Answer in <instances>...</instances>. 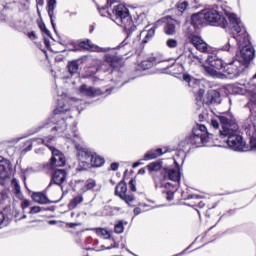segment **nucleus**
<instances>
[{"mask_svg": "<svg viewBox=\"0 0 256 256\" xmlns=\"http://www.w3.org/2000/svg\"><path fill=\"white\" fill-rule=\"evenodd\" d=\"M146 169L149 175H152V179L155 183V187H167L170 185L167 181H173V183H179L181 181V167L174 160L173 165L163 166V161L157 160L150 162Z\"/></svg>", "mask_w": 256, "mask_h": 256, "instance_id": "obj_1", "label": "nucleus"}, {"mask_svg": "<svg viewBox=\"0 0 256 256\" xmlns=\"http://www.w3.org/2000/svg\"><path fill=\"white\" fill-rule=\"evenodd\" d=\"M222 129L219 130L220 137H227L226 143L233 151L247 152L249 146L243 141V136L239 135V125L235 120L227 116H218Z\"/></svg>", "mask_w": 256, "mask_h": 256, "instance_id": "obj_2", "label": "nucleus"}, {"mask_svg": "<svg viewBox=\"0 0 256 256\" xmlns=\"http://www.w3.org/2000/svg\"><path fill=\"white\" fill-rule=\"evenodd\" d=\"M108 15L112 21H115L117 25L124 28V33L126 34V38L120 43L118 46L119 49L121 47H125L129 42L127 39L135 33L137 27L133 24V18H131V14L129 13V8L123 4H119L114 6L112 9V13L108 12Z\"/></svg>", "mask_w": 256, "mask_h": 256, "instance_id": "obj_3", "label": "nucleus"}, {"mask_svg": "<svg viewBox=\"0 0 256 256\" xmlns=\"http://www.w3.org/2000/svg\"><path fill=\"white\" fill-rule=\"evenodd\" d=\"M50 151L52 155L48 162L42 164V171L49 172L55 169H60V167H65V165H67V158L65 157V154L61 152V150L55 147H50Z\"/></svg>", "mask_w": 256, "mask_h": 256, "instance_id": "obj_4", "label": "nucleus"}, {"mask_svg": "<svg viewBox=\"0 0 256 256\" xmlns=\"http://www.w3.org/2000/svg\"><path fill=\"white\" fill-rule=\"evenodd\" d=\"M105 54L103 57L104 63L109 65L110 73H113L114 71H119V69H122V67H125V58L118 54L117 50L115 48H106L104 49Z\"/></svg>", "mask_w": 256, "mask_h": 256, "instance_id": "obj_5", "label": "nucleus"}, {"mask_svg": "<svg viewBox=\"0 0 256 256\" xmlns=\"http://www.w3.org/2000/svg\"><path fill=\"white\" fill-rule=\"evenodd\" d=\"M228 19L233 25L232 33L237 43H247V41H249V33H247V30L241 24V20L237 17L235 13L229 14Z\"/></svg>", "mask_w": 256, "mask_h": 256, "instance_id": "obj_6", "label": "nucleus"}, {"mask_svg": "<svg viewBox=\"0 0 256 256\" xmlns=\"http://www.w3.org/2000/svg\"><path fill=\"white\" fill-rule=\"evenodd\" d=\"M204 18L206 23H209V25H212L213 27H222V29H227V26L229 25L227 18L215 9H205Z\"/></svg>", "mask_w": 256, "mask_h": 256, "instance_id": "obj_7", "label": "nucleus"}, {"mask_svg": "<svg viewBox=\"0 0 256 256\" xmlns=\"http://www.w3.org/2000/svg\"><path fill=\"white\" fill-rule=\"evenodd\" d=\"M127 173H129V170H125L122 180L116 185L115 195L122 201H125L127 205H131V203L135 201V195L127 191V183L125 182V179H127Z\"/></svg>", "mask_w": 256, "mask_h": 256, "instance_id": "obj_8", "label": "nucleus"}, {"mask_svg": "<svg viewBox=\"0 0 256 256\" xmlns=\"http://www.w3.org/2000/svg\"><path fill=\"white\" fill-rule=\"evenodd\" d=\"M207 63L210 65L209 67H206V71L209 73V75H217L219 71L223 73L225 69V62L223 59L218 58L217 55H209L207 58Z\"/></svg>", "mask_w": 256, "mask_h": 256, "instance_id": "obj_9", "label": "nucleus"}, {"mask_svg": "<svg viewBox=\"0 0 256 256\" xmlns=\"http://www.w3.org/2000/svg\"><path fill=\"white\" fill-rule=\"evenodd\" d=\"M243 72V64L239 60H232L231 62L225 63L224 70L229 79H236Z\"/></svg>", "mask_w": 256, "mask_h": 256, "instance_id": "obj_10", "label": "nucleus"}, {"mask_svg": "<svg viewBox=\"0 0 256 256\" xmlns=\"http://www.w3.org/2000/svg\"><path fill=\"white\" fill-rule=\"evenodd\" d=\"M45 173H47V175H51L49 187H51V185H58L61 187L62 184L67 181V170L65 169L56 168Z\"/></svg>", "mask_w": 256, "mask_h": 256, "instance_id": "obj_11", "label": "nucleus"}, {"mask_svg": "<svg viewBox=\"0 0 256 256\" xmlns=\"http://www.w3.org/2000/svg\"><path fill=\"white\" fill-rule=\"evenodd\" d=\"M239 47H242L240 51V55L245 63H251L253 59H255V48L251 45V40L249 39L248 34V41L244 43L237 42Z\"/></svg>", "mask_w": 256, "mask_h": 256, "instance_id": "obj_12", "label": "nucleus"}, {"mask_svg": "<svg viewBox=\"0 0 256 256\" xmlns=\"http://www.w3.org/2000/svg\"><path fill=\"white\" fill-rule=\"evenodd\" d=\"M188 41L200 53H209V44H207V42H205L201 36L197 34H190L188 36Z\"/></svg>", "mask_w": 256, "mask_h": 256, "instance_id": "obj_13", "label": "nucleus"}, {"mask_svg": "<svg viewBox=\"0 0 256 256\" xmlns=\"http://www.w3.org/2000/svg\"><path fill=\"white\" fill-rule=\"evenodd\" d=\"M178 59H180L182 65L186 67H193L195 65H201L203 63V60L199 56L195 55L192 51H190L189 53H182L178 57Z\"/></svg>", "mask_w": 256, "mask_h": 256, "instance_id": "obj_14", "label": "nucleus"}, {"mask_svg": "<svg viewBox=\"0 0 256 256\" xmlns=\"http://www.w3.org/2000/svg\"><path fill=\"white\" fill-rule=\"evenodd\" d=\"M76 151H77V157L80 161L81 170L87 171V169H85V163H90L93 157V153H91L89 149L84 148L81 145H76Z\"/></svg>", "mask_w": 256, "mask_h": 256, "instance_id": "obj_15", "label": "nucleus"}, {"mask_svg": "<svg viewBox=\"0 0 256 256\" xmlns=\"http://www.w3.org/2000/svg\"><path fill=\"white\" fill-rule=\"evenodd\" d=\"M209 141L206 138V136H201L200 134H196L194 131H192V135L188 136L185 139V142L187 145H191L192 147H205Z\"/></svg>", "mask_w": 256, "mask_h": 256, "instance_id": "obj_16", "label": "nucleus"}, {"mask_svg": "<svg viewBox=\"0 0 256 256\" xmlns=\"http://www.w3.org/2000/svg\"><path fill=\"white\" fill-rule=\"evenodd\" d=\"M167 21V17H163L153 24V27L146 31L144 38L141 41V45H147L151 39L155 37V32L159 29L160 25H163Z\"/></svg>", "mask_w": 256, "mask_h": 256, "instance_id": "obj_17", "label": "nucleus"}, {"mask_svg": "<svg viewBox=\"0 0 256 256\" xmlns=\"http://www.w3.org/2000/svg\"><path fill=\"white\" fill-rule=\"evenodd\" d=\"M76 187L79 189L80 193H87V191H93L97 187V181L92 178L88 180H77Z\"/></svg>", "mask_w": 256, "mask_h": 256, "instance_id": "obj_18", "label": "nucleus"}, {"mask_svg": "<svg viewBox=\"0 0 256 256\" xmlns=\"http://www.w3.org/2000/svg\"><path fill=\"white\" fill-rule=\"evenodd\" d=\"M215 103H221V93L217 90H209L204 100L205 105H213Z\"/></svg>", "mask_w": 256, "mask_h": 256, "instance_id": "obj_19", "label": "nucleus"}, {"mask_svg": "<svg viewBox=\"0 0 256 256\" xmlns=\"http://www.w3.org/2000/svg\"><path fill=\"white\" fill-rule=\"evenodd\" d=\"M80 93H84L86 97H99L103 95V91L99 88L87 87L85 84L80 86Z\"/></svg>", "mask_w": 256, "mask_h": 256, "instance_id": "obj_20", "label": "nucleus"}, {"mask_svg": "<svg viewBox=\"0 0 256 256\" xmlns=\"http://www.w3.org/2000/svg\"><path fill=\"white\" fill-rule=\"evenodd\" d=\"M161 155H165L162 148L151 149L144 154L142 161H153L161 157Z\"/></svg>", "mask_w": 256, "mask_h": 256, "instance_id": "obj_21", "label": "nucleus"}, {"mask_svg": "<svg viewBox=\"0 0 256 256\" xmlns=\"http://www.w3.org/2000/svg\"><path fill=\"white\" fill-rule=\"evenodd\" d=\"M105 165V158L97 155L92 154V158L90 160V163H85V169H91V167L97 168V167H103Z\"/></svg>", "mask_w": 256, "mask_h": 256, "instance_id": "obj_22", "label": "nucleus"}, {"mask_svg": "<svg viewBox=\"0 0 256 256\" xmlns=\"http://www.w3.org/2000/svg\"><path fill=\"white\" fill-rule=\"evenodd\" d=\"M9 195H11L10 189H3L0 192V205H5L3 206L4 211H6L8 207H11V197H9Z\"/></svg>", "mask_w": 256, "mask_h": 256, "instance_id": "obj_23", "label": "nucleus"}, {"mask_svg": "<svg viewBox=\"0 0 256 256\" xmlns=\"http://www.w3.org/2000/svg\"><path fill=\"white\" fill-rule=\"evenodd\" d=\"M205 12H199L197 14H193L191 16V25L197 29V27H201V25H205Z\"/></svg>", "mask_w": 256, "mask_h": 256, "instance_id": "obj_24", "label": "nucleus"}, {"mask_svg": "<svg viewBox=\"0 0 256 256\" xmlns=\"http://www.w3.org/2000/svg\"><path fill=\"white\" fill-rule=\"evenodd\" d=\"M67 111H71V107L67 106L65 103V99L58 100V105L53 111V116L56 117V115H65Z\"/></svg>", "mask_w": 256, "mask_h": 256, "instance_id": "obj_25", "label": "nucleus"}, {"mask_svg": "<svg viewBox=\"0 0 256 256\" xmlns=\"http://www.w3.org/2000/svg\"><path fill=\"white\" fill-rule=\"evenodd\" d=\"M157 63V58L154 56H150L146 58L145 60L141 61V63L138 65L139 71H147L148 69H151L153 65Z\"/></svg>", "mask_w": 256, "mask_h": 256, "instance_id": "obj_26", "label": "nucleus"}, {"mask_svg": "<svg viewBox=\"0 0 256 256\" xmlns=\"http://www.w3.org/2000/svg\"><path fill=\"white\" fill-rule=\"evenodd\" d=\"M31 198L32 201L39 203V205H47L49 203V198L43 192H33Z\"/></svg>", "mask_w": 256, "mask_h": 256, "instance_id": "obj_27", "label": "nucleus"}, {"mask_svg": "<svg viewBox=\"0 0 256 256\" xmlns=\"http://www.w3.org/2000/svg\"><path fill=\"white\" fill-rule=\"evenodd\" d=\"M47 2V12L50 17L51 25L55 28V22L53 21V15L55 14V7H57V0H46Z\"/></svg>", "mask_w": 256, "mask_h": 256, "instance_id": "obj_28", "label": "nucleus"}, {"mask_svg": "<svg viewBox=\"0 0 256 256\" xmlns=\"http://www.w3.org/2000/svg\"><path fill=\"white\" fill-rule=\"evenodd\" d=\"M196 135H200L202 137H206L208 141H211L213 139V134H209L207 131V127L203 124L198 125L196 128L192 130Z\"/></svg>", "mask_w": 256, "mask_h": 256, "instance_id": "obj_29", "label": "nucleus"}, {"mask_svg": "<svg viewBox=\"0 0 256 256\" xmlns=\"http://www.w3.org/2000/svg\"><path fill=\"white\" fill-rule=\"evenodd\" d=\"M37 13H38V17L39 19L36 21L40 31H42V33H44V35H51V32L49 31V29H47V26L45 25V22H43V17L41 16V10L38 8L37 9Z\"/></svg>", "mask_w": 256, "mask_h": 256, "instance_id": "obj_30", "label": "nucleus"}, {"mask_svg": "<svg viewBox=\"0 0 256 256\" xmlns=\"http://www.w3.org/2000/svg\"><path fill=\"white\" fill-rule=\"evenodd\" d=\"M182 80L185 81V83H187L192 88H194L196 85H199V83H201L199 79L191 76L188 73H185L182 75Z\"/></svg>", "mask_w": 256, "mask_h": 256, "instance_id": "obj_31", "label": "nucleus"}, {"mask_svg": "<svg viewBox=\"0 0 256 256\" xmlns=\"http://www.w3.org/2000/svg\"><path fill=\"white\" fill-rule=\"evenodd\" d=\"M55 137L53 136H47L45 138H32V141H39V143H42V145H45V147H47L49 149V151H51V147H55V146H51V143L54 141Z\"/></svg>", "mask_w": 256, "mask_h": 256, "instance_id": "obj_32", "label": "nucleus"}, {"mask_svg": "<svg viewBox=\"0 0 256 256\" xmlns=\"http://www.w3.org/2000/svg\"><path fill=\"white\" fill-rule=\"evenodd\" d=\"M10 169L11 161L2 157V160L0 161V177H2L1 175L7 173V171H9Z\"/></svg>", "mask_w": 256, "mask_h": 256, "instance_id": "obj_33", "label": "nucleus"}, {"mask_svg": "<svg viewBox=\"0 0 256 256\" xmlns=\"http://www.w3.org/2000/svg\"><path fill=\"white\" fill-rule=\"evenodd\" d=\"M68 73L75 75L79 71V60H72L67 65Z\"/></svg>", "mask_w": 256, "mask_h": 256, "instance_id": "obj_34", "label": "nucleus"}, {"mask_svg": "<svg viewBox=\"0 0 256 256\" xmlns=\"http://www.w3.org/2000/svg\"><path fill=\"white\" fill-rule=\"evenodd\" d=\"M95 233L103 239H111V232L107 228H95Z\"/></svg>", "mask_w": 256, "mask_h": 256, "instance_id": "obj_35", "label": "nucleus"}, {"mask_svg": "<svg viewBox=\"0 0 256 256\" xmlns=\"http://www.w3.org/2000/svg\"><path fill=\"white\" fill-rule=\"evenodd\" d=\"M83 201V195H77L72 200H70L68 207L69 209H75L77 208V205H80V203Z\"/></svg>", "mask_w": 256, "mask_h": 256, "instance_id": "obj_36", "label": "nucleus"}, {"mask_svg": "<svg viewBox=\"0 0 256 256\" xmlns=\"http://www.w3.org/2000/svg\"><path fill=\"white\" fill-rule=\"evenodd\" d=\"M78 47L80 49H83L84 51H91L93 49V44H91V40H82L78 42Z\"/></svg>", "mask_w": 256, "mask_h": 256, "instance_id": "obj_37", "label": "nucleus"}, {"mask_svg": "<svg viewBox=\"0 0 256 256\" xmlns=\"http://www.w3.org/2000/svg\"><path fill=\"white\" fill-rule=\"evenodd\" d=\"M114 3H117V0H107L106 5L103 7H98V11L99 13H101L102 15H104L103 13H109V11L107 9H109V7H112L114 5Z\"/></svg>", "mask_w": 256, "mask_h": 256, "instance_id": "obj_38", "label": "nucleus"}, {"mask_svg": "<svg viewBox=\"0 0 256 256\" xmlns=\"http://www.w3.org/2000/svg\"><path fill=\"white\" fill-rule=\"evenodd\" d=\"M164 33L166 35H175L176 30H175V24L173 23H166V25L164 26Z\"/></svg>", "mask_w": 256, "mask_h": 256, "instance_id": "obj_39", "label": "nucleus"}, {"mask_svg": "<svg viewBox=\"0 0 256 256\" xmlns=\"http://www.w3.org/2000/svg\"><path fill=\"white\" fill-rule=\"evenodd\" d=\"M205 95V89L200 88L196 93H195V97H196V101L197 103H203L205 104V99H203Z\"/></svg>", "mask_w": 256, "mask_h": 256, "instance_id": "obj_40", "label": "nucleus"}, {"mask_svg": "<svg viewBox=\"0 0 256 256\" xmlns=\"http://www.w3.org/2000/svg\"><path fill=\"white\" fill-rule=\"evenodd\" d=\"M176 7L180 13H185V11L187 10V7H189V2L187 1L178 2L176 4Z\"/></svg>", "mask_w": 256, "mask_h": 256, "instance_id": "obj_41", "label": "nucleus"}, {"mask_svg": "<svg viewBox=\"0 0 256 256\" xmlns=\"http://www.w3.org/2000/svg\"><path fill=\"white\" fill-rule=\"evenodd\" d=\"M125 231V226L123 225V221H119L117 224L114 226V232L120 235Z\"/></svg>", "mask_w": 256, "mask_h": 256, "instance_id": "obj_42", "label": "nucleus"}, {"mask_svg": "<svg viewBox=\"0 0 256 256\" xmlns=\"http://www.w3.org/2000/svg\"><path fill=\"white\" fill-rule=\"evenodd\" d=\"M129 185V193H135L137 191V180L135 178L130 179L128 182Z\"/></svg>", "mask_w": 256, "mask_h": 256, "instance_id": "obj_43", "label": "nucleus"}, {"mask_svg": "<svg viewBox=\"0 0 256 256\" xmlns=\"http://www.w3.org/2000/svg\"><path fill=\"white\" fill-rule=\"evenodd\" d=\"M177 45H179V42H178L176 39L169 38V39L166 41V46H167L169 49H175V48H177Z\"/></svg>", "mask_w": 256, "mask_h": 256, "instance_id": "obj_44", "label": "nucleus"}, {"mask_svg": "<svg viewBox=\"0 0 256 256\" xmlns=\"http://www.w3.org/2000/svg\"><path fill=\"white\" fill-rule=\"evenodd\" d=\"M33 143H35V141H33V138L25 142V148H24L25 153H28V151H31L33 149Z\"/></svg>", "mask_w": 256, "mask_h": 256, "instance_id": "obj_45", "label": "nucleus"}, {"mask_svg": "<svg viewBox=\"0 0 256 256\" xmlns=\"http://www.w3.org/2000/svg\"><path fill=\"white\" fill-rule=\"evenodd\" d=\"M187 199H193L194 201H192L190 205V207H198V204H197V199H201V197L199 196H188Z\"/></svg>", "mask_w": 256, "mask_h": 256, "instance_id": "obj_46", "label": "nucleus"}, {"mask_svg": "<svg viewBox=\"0 0 256 256\" xmlns=\"http://www.w3.org/2000/svg\"><path fill=\"white\" fill-rule=\"evenodd\" d=\"M205 215L206 217H217V214H215V207H212L206 210Z\"/></svg>", "mask_w": 256, "mask_h": 256, "instance_id": "obj_47", "label": "nucleus"}, {"mask_svg": "<svg viewBox=\"0 0 256 256\" xmlns=\"http://www.w3.org/2000/svg\"><path fill=\"white\" fill-rule=\"evenodd\" d=\"M29 213H30V215H35L37 213H41V207L33 206V207H31Z\"/></svg>", "mask_w": 256, "mask_h": 256, "instance_id": "obj_48", "label": "nucleus"}, {"mask_svg": "<svg viewBox=\"0 0 256 256\" xmlns=\"http://www.w3.org/2000/svg\"><path fill=\"white\" fill-rule=\"evenodd\" d=\"M27 37H28L31 41L37 40V34H35V31L28 32V33H27Z\"/></svg>", "mask_w": 256, "mask_h": 256, "instance_id": "obj_49", "label": "nucleus"}, {"mask_svg": "<svg viewBox=\"0 0 256 256\" xmlns=\"http://www.w3.org/2000/svg\"><path fill=\"white\" fill-rule=\"evenodd\" d=\"M197 205L196 207H198V209H205L206 207V203L205 201L201 200V199H197Z\"/></svg>", "mask_w": 256, "mask_h": 256, "instance_id": "obj_50", "label": "nucleus"}, {"mask_svg": "<svg viewBox=\"0 0 256 256\" xmlns=\"http://www.w3.org/2000/svg\"><path fill=\"white\" fill-rule=\"evenodd\" d=\"M174 197H175V192L168 191V192L166 193V199H167V201H173Z\"/></svg>", "mask_w": 256, "mask_h": 256, "instance_id": "obj_51", "label": "nucleus"}, {"mask_svg": "<svg viewBox=\"0 0 256 256\" xmlns=\"http://www.w3.org/2000/svg\"><path fill=\"white\" fill-rule=\"evenodd\" d=\"M30 205H31V202L29 200H23L21 203V207L23 211H25V209H27Z\"/></svg>", "mask_w": 256, "mask_h": 256, "instance_id": "obj_52", "label": "nucleus"}, {"mask_svg": "<svg viewBox=\"0 0 256 256\" xmlns=\"http://www.w3.org/2000/svg\"><path fill=\"white\" fill-rule=\"evenodd\" d=\"M105 249H113V246L100 245L96 248V251H105Z\"/></svg>", "mask_w": 256, "mask_h": 256, "instance_id": "obj_53", "label": "nucleus"}, {"mask_svg": "<svg viewBox=\"0 0 256 256\" xmlns=\"http://www.w3.org/2000/svg\"><path fill=\"white\" fill-rule=\"evenodd\" d=\"M211 125L214 129H218L219 128V121L212 119L211 120Z\"/></svg>", "mask_w": 256, "mask_h": 256, "instance_id": "obj_54", "label": "nucleus"}, {"mask_svg": "<svg viewBox=\"0 0 256 256\" xmlns=\"http://www.w3.org/2000/svg\"><path fill=\"white\" fill-rule=\"evenodd\" d=\"M43 5H45V0H36V9L43 7Z\"/></svg>", "mask_w": 256, "mask_h": 256, "instance_id": "obj_55", "label": "nucleus"}, {"mask_svg": "<svg viewBox=\"0 0 256 256\" xmlns=\"http://www.w3.org/2000/svg\"><path fill=\"white\" fill-rule=\"evenodd\" d=\"M5 223V213L3 211H0V227Z\"/></svg>", "mask_w": 256, "mask_h": 256, "instance_id": "obj_56", "label": "nucleus"}, {"mask_svg": "<svg viewBox=\"0 0 256 256\" xmlns=\"http://www.w3.org/2000/svg\"><path fill=\"white\" fill-rule=\"evenodd\" d=\"M77 226H79L78 223H73V222L66 223V227H69V229H75V227Z\"/></svg>", "mask_w": 256, "mask_h": 256, "instance_id": "obj_57", "label": "nucleus"}, {"mask_svg": "<svg viewBox=\"0 0 256 256\" xmlns=\"http://www.w3.org/2000/svg\"><path fill=\"white\" fill-rule=\"evenodd\" d=\"M112 171H117V169H119V163L117 162H113L111 165H110Z\"/></svg>", "mask_w": 256, "mask_h": 256, "instance_id": "obj_58", "label": "nucleus"}, {"mask_svg": "<svg viewBox=\"0 0 256 256\" xmlns=\"http://www.w3.org/2000/svg\"><path fill=\"white\" fill-rule=\"evenodd\" d=\"M249 103H251V105H256V95H252L250 97V102Z\"/></svg>", "mask_w": 256, "mask_h": 256, "instance_id": "obj_59", "label": "nucleus"}, {"mask_svg": "<svg viewBox=\"0 0 256 256\" xmlns=\"http://www.w3.org/2000/svg\"><path fill=\"white\" fill-rule=\"evenodd\" d=\"M251 149H256V138L254 140H250Z\"/></svg>", "mask_w": 256, "mask_h": 256, "instance_id": "obj_60", "label": "nucleus"}, {"mask_svg": "<svg viewBox=\"0 0 256 256\" xmlns=\"http://www.w3.org/2000/svg\"><path fill=\"white\" fill-rule=\"evenodd\" d=\"M140 213H141V208L139 207L134 208V215H140Z\"/></svg>", "mask_w": 256, "mask_h": 256, "instance_id": "obj_61", "label": "nucleus"}, {"mask_svg": "<svg viewBox=\"0 0 256 256\" xmlns=\"http://www.w3.org/2000/svg\"><path fill=\"white\" fill-rule=\"evenodd\" d=\"M146 173V168H140L138 171V175H145Z\"/></svg>", "mask_w": 256, "mask_h": 256, "instance_id": "obj_62", "label": "nucleus"}, {"mask_svg": "<svg viewBox=\"0 0 256 256\" xmlns=\"http://www.w3.org/2000/svg\"><path fill=\"white\" fill-rule=\"evenodd\" d=\"M254 132H253V134H252V136H251V138H250V140H254L255 141V139H256V125L254 126Z\"/></svg>", "mask_w": 256, "mask_h": 256, "instance_id": "obj_63", "label": "nucleus"}, {"mask_svg": "<svg viewBox=\"0 0 256 256\" xmlns=\"http://www.w3.org/2000/svg\"><path fill=\"white\" fill-rule=\"evenodd\" d=\"M198 119L201 122L205 121V115L203 113L199 114Z\"/></svg>", "mask_w": 256, "mask_h": 256, "instance_id": "obj_64", "label": "nucleus"}]
</instances>
